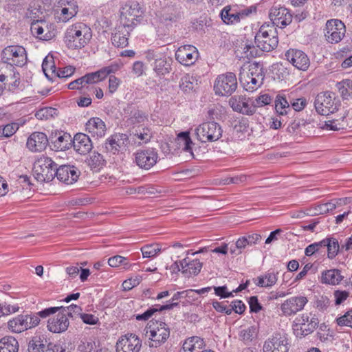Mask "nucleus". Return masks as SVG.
I'll list each match as a JSON object with an SVG mask.
<instances>
[{
	"label": "nucleus",
	"mask_w": 352,
	"mask_h": 352,
	"mask_svg": "<svg viewBox=\"0 0 352 352\" xmlns=\"http://www.w3.org/2000/svg\"><path fill=\"white\" fill-rule=\"evenodd\" d=\"M92 38V30L84 23L69 25L65 32L63 41L69 49L78 50L85 47Z\"/></svg>",
	"instance_id": "obj_1"
},
{
	"label": "nucleus",
	"mask_w": 352,
	"mask_h": 352,
	"mask_svg": "<svg viewBox=\"0 0 352 352\" xmlns=\"http://www.w3.org/2000/svg\"><path fill=\"white\" fill-rule=\"evenodd\" d=\"M146 336H148V346L157 348L168 340L170 329L164 322L152 320L146 327Z\"/></svg>",
	"instance_id": "obj_2"
},
{
	"label": "nucleus",
	"mask_w": 352,
	"mask_h": 352,
	"mask_svg": "<svg viewBox=\"0 0 352 352\" xmlns=\"http://www.w3.org/2000/svg\"><path fill=\"white\" fill-rule=\"evenodd\" d=\"M57 164L50 157H41L34 164L33 172L39 182H50L56 176Z\"/></svg>",
	"instance_id": "obj_3"
},
{
	"label": "nucleus",
	"mask_w": 352,
	"mask_h": 352,
	"mask_svg": "<svg viewBox=\"0 0 352 352\" xmlns=\"http://www.w3.org/2000/svg\"><path fill=\"white\" fill-rule=\"evenodd\" d=\"M270 25L263 24L254 36V43L261 51L269 52L274 50L278 44V38L273 30H267Z\"/></svg>",
	"instance_id": "obj_4"
},
{
	"label": "nucleus",
	"mask_w": 352,
	"mask_h": 352,
	"mask_svg": "<svg viewBox=\"0 0 352 352\" xmlns=\"http://www.w3.org/2000/svg\"><path fill=\"white\" fill-rule=\"evenodd\" d=\"M1 59L3 65L6 67L8 65L10 67L13 65L22 67L27 62L26 51L22 46H8L1 52Z\"/></svg>",
	"instance_id": "obj_5"
},
{
	"label": "nucleus",
	"mask_w": 352,
	"mask_h": 352,
	"mask_svg": "<svg viewBox=\"0 0 352 352\" xmlns=\"http://www.w3.org/2000/svg\"><path fill=\"white\" fill-rule=\"evenodd\" d=\"M222 133L221 126L214 121L204 122L195 129L197 140L204 143L217 141Z\"/></svg>",
	"instance_id": "obj_6"
},
{
	"label": "nucleus",
	"mask_w": 352,
	"mask_h": 352,
	"mask_svg": "<svg viewBox=\"0 0 352 352\" xmlns=\"http://www.w3.org/2000/svg\"><path fill=\"white\" fill-rule=\"evenodd\" d=\"M40 318L38 312L35 314H21L9 320L8 328L13 332L21 333L38 326Z\"/></svg>",
	"instance_id": "obj_7"
},
{
	"label": "nucleus",
	"mask_w": 352,
	"mask_h": 352,
	"mask_svg": "<svg viewBox=\"0 0 352 352\" xmlns=\"http://www.w3.org/2000/svg\"><path fill=\"white\" fill-rule=\"evenodd\" d=\"M237 88V80L235 74L227 72L219 75L214 82L215 94L219 96H230Z\"/></svg>",
	"instance_id": "obj_8"
},
{
	"label": "nucleus",
	"mask_w": 352,
	"mask_h": 352,
	"mask_svg": "<svg viewBox=\"0 0 352 352\" xmlns=\"http://www.w3.org/2000/svg\"><path fill=\"white\" fill-rule=\"evenodd\" d=\"M134 162L137 166L145 170H149L156 164L159 160L157 151L154 148L140 149L134 154Z\"/></svg>",
	"instance_id": "obj_9"
},
{
	"label": "nucleus",
	"mask_w": 352,
	"mask_h": 352,
	"mask_svg": "<svg viewBox=\"0 0 352 352\" xmlns=\"http://www.w3.org/2000/svg\"><path fill=\"white\" fill-rule=\"evenodd\" d=\"M314 107L318 113L328 116L337 110L334 94L329 92L318 94L314 101Z\"/></svg>",
	"instance_id": "obj_10"
},
{
	"label": "nucleus",
	"mask_w": 352,
	"mask_h": 352,
	"mask_svg": "<svg viewBox=\"0 0 352 352\" xmlns=\"http://www.w3.org/2000/svg\"><path fill=\"white\" fill-rule=\"evenodd\" d=\"M144 14V10L137 1L126 3L121 12L120 23L127 21L131 23V28L140 23Z\"/></svg>",
	"instance_id": "obj_11"
},
{
	"label": "nucleus",
	"mask_w": 352,
	"mask_h": 352,
	"mask_svg": "<svg viewBox=\"0 0 352 352\" xmlns=\"http://www.w3.org/2000/svg\"><path fill=\"white\" fill-rule=\"evenodd\" d=\"M269 17L273 24V27L276 25L278 28H284L292 23L293 15L285 7L276 5L270 9Z\"/></svg>",
	"instance_id": "obj_12"
},
{
	"label": "nucleus",
	"mask_w": 352,
	"mask_h": 352,
	"mask_svg": "<svg viewBox=\"0 0 352 352\" xmlns=\"http://www.w3.org/2000/svg\"><path fill=\"white\" fill-rule=\"evenodd\" d=\"M346 32L344 24L338 19L327 21L324 29V36L329 43H337L340 42Z\"/></svg>",
	"instance_id": "obj_13"
},
{
	"label": "nucleus",
	"mask_w": 352,
	"mask_h": 352,
	"mask_svg": "<svg viewBox=\"0 0 352 352\" xmlns=\"http://www.w3.org/2000/svg\"><path fill=\"white\" fill-rule=\"evenodd\" d=\"M263 352H288L289 342L287 336L275 333L266 340L263 346Z\"/></svg>",
	"instance_id": "obj_14"
},
{
	"label": "nucleus",
	"mask_w": 352,
	"mask_h": 352,
	"mask_svg": "<svg viewBox=\"0 0 352 352\" xmlns=\"http://www.w3.org/2000/svg\"><path fill=\"white\" fill-rule=\"evenodd\" d=\"M142 341L138 336L128 333L122 336L116 343L117 352H139Z\"/></svg>",
	"instance_id": "obj_15"
},
{
	"label": "nucleus",
	"mask_w": 352,
	"mask_h": 352,
	"mask_svg": "<svg viewBox=\"0 0 352 352\" xmlns=\"http://www.w3.org/2000/svg\"><path fill=\"white\" fill-rule=\"evenodd\" d=\"M229 103L233 111L243 115L252 116L256 113L252 98L239 96L230 98Z\"/></svg>",
	"instance_id": "obj_16"
},
{
	"label": "nucleus",
	"mask_w": 352,
	"mask_h": 352,
	"mask_svg": "<svg viewBox=\"0 0 352 352\" xmlns=\"http://www.w3.org/2000/svg\"><path fill=\"white\" fill-rule=\"evenodd\" d=\"M199 58L197 49L191 45L179 47L175 52V59L184 66L193 65Z\"/></svg>",
	"instance_id": "obj_17"
},
{
	"label": "nucleus",
	"mask_w": 352,
	"mask_h": 352,
	"mask_svg": "<svg viewBox=\"0 0 352 352\" xmlns=\"http://www.w3.org/2000/svg\"><path fill=\"white\" fill-rule=\"evenodd\" d=\"M132 30L131 23H129L127 21L120 23L112 33L111 38L112 44L116 47H126L129 44V34Z\"/></svg>",
	"instance_id": "obj_18"
},
{
	"label": "nucleus",
	"mask_w": 352,
	"mask_h": 352,
	"mask_svg": "<svg viewBox=\"0 0 352 352\" xmlns=\"http://www.w3.org/2000/svg\"><path fill=\"white\" fill-rule=\"evenodd\" d=\"M72 138L69 133L56 131L50 135L49 142L55 151H66L72 146Z\"/></svg>",
	"instance_id": "obj_19"
},
{
	"label": "nucleus",
	"mask_w": 352,
	"mask_h": 352,
	"mask_svg": "<svg viewBox=\"0 0 352 352\" xmlns=\"http://www.w3.org/2000/svg\"><path fill=\"white\" fill-rule=\"evenodd\" d=\"M307 302L305 296H293L281 304L280 309L285 316H290L303 309Z\"/></svg>",
	"instance_id": "obj_20"
},
{
	"label": "nucleus",
	"mask_w": 352,
	"mask_h": 352,
	"mask_svg": "<svg viewBox=\"0 0 352 352\" xmlns=\"http://www.w3.org/2000/svg\"><path fill=\"white\" fill-rule=\"evenodd\" d=\"M287 60L299 70L306 71L310 65L308 56L302 51L289 49L285 54Z\"/></svg>",
	"instance_id": "obj_21"
},
{
	"label": "nucleus",
	"mask_w": 352,
	"mask_h": 352,
	"mask_svg": "<svg viewBox=\"0 0 352 352\" xmlns=\"http://www.w3.org/2000/svg\"><path fill=\"white\" fill-rule=\"evenodd\" d=\"M57 314L47 320V329L54 333H60L67 330L69 322L67 314L58 310Z\"/></svg>",
	"instance_id": "obj_22"
},
{
	"label": "nucleus",
	"mask_w": 352,
	"mask_h": 352,
	"mask_svg": "<svg viewBox=\"0 0 352 352\" xmlns=\"http://www.w3.org/2000/svg\"><path fill=\"white\" fill-rule=\"evenodd\" d=\"M80 173V172L74 166L62 165L57 168L56 177L61 182L72 184L78 180Z\"/></svg>",
	"instance_id": "obj_23"
},
{
	"label": "nucleus",
	"mask_w": 352,
	"mask_h": 352,
	"mask_svg": "<svg viewBox=\"0 0 352 352\" xmlns=\"http://www.w3.org/2000/svg\"><path fill=\"white\" fill-rule=\"evenodd\" d=\"M130 140L124 133H115L109 137L105 142V148L113 153L125 150Z\"/></svg>",
	"instance_id": "obj_24"
},
{
	"label": "nucleus",
	"mask_w": 352,
	"mask_h": 352,
	"mask_svg": "<svg viewBox=\"0 0 352 352\" xmlns=\"http://www.w3.org/2000/svg\"><path fill=\"white\" fill-rule=\"evenodd\" d=\"M49 144V138L42 132H34L28 138L26 146L32 152H41Z\"/></svg>",
	"instance_id": "obj_25"
},
{
	"label": "nucleus",
	"mask_w": 352,
	"mask_h": 352,
	"mask_svg": "<svg viewBox=\"0 0 352 352\" xmlns=\"http://www.w3.org/2000/svg\"><path fill=\"white\" fill-rule=\"evenodd\" d=\"M58 310L66 313L68 318H72L75 315L80 316L81 314L82 308L74 304H72L67 307H64L63 306L50 307L38 311V315L41 318L45 319L54 315Z\"/></svg>",
	"instance_id": "obj_26"
},
{
	"label": "nucleus",
	"mask_w": 352,
	"mask_h": 352,
	"mask_svg": "<svg viewBox=\"0 0 352 352\" xmlns=\"http://www.w3.org/2000/svg\"><path fill=\"white\" fill-rule=\"evenodd\" d=\"M74 149L80 155L89 153L93 148V144L89 137L82 133H76L72 138Z\"/></svg>",
	"instance_id": "obj_27"
},
{
	"label": "nucleus",
	"mask_w": 352,
	"mask_h": 352,
	"mask_svg": "<svg viewBox=\"0 0 352 352\" xmlns=\"http://www.w3.org/2000/svg\"><path fill=\"white\" fill-rule=\"evenodd\" d=\"M85 131L93 137L102 138L107 131L105 123L98 117L90 118L85 125Z\"/></svg>",
	"instance_id": "obj_28"
},
{
	"label": "nucleus",
	"mask_w": 352,
	"mask_h": 352,
	"mask_svg": "<svg viewBox=\"0 0 352 352\" xmlns=\"http://www.w3.org/2000/svg\"><path fill=\"white\" fill-rule=\"evenodd\" d=\"M220 16L223 23L227 25H235L241 21L236 6L224 7L221 11Z\"/></svg>",
	"instance_id": "obj_29"
},
{
	"label": "nucleus",
	"mask_w": 352,
	"mask_h": 352,
	"mask_svg": "<svg viewBox=\"0 0 352 352\" xmlns=\"http://www.w3.org/2000/svg\"><path fill=\"white\" fill-rule=\"evenodd\" d=\"M173 59L166 56H160L155 59L153 70L157 76L162 77L169 74L172 70Z\"/></svg>",
	"instance_id": "obj_30"
},
{
	"label": "nucleus",
	"mask_w": 352,
	"mask_h": 352,
	"mask_svg": "<svg viewBox=\"0 0 352 352\" xmlns=\"http://www.w3.org/2000/svg\"><path fill=\"white\" fill-rule=\"evenodd\" d=\"M180 265L182 266V273L189 276L197 275L200 272L203 264L198 259L188 261V257H186L180 261Z\"/></svg>",
	"instance_id": "obj_31"
},
{
	"label": "nucleus",
	"mask_w": 352,
	"mask_h": 352,
	"mask_svg": "<svg viewBox=\"0 0 352 352\" xmlns=\"http://www.w3.org/2000/svg\"><path fill=\"white\" fill-rule=\"evenodd\" d=\"M206 346L204 339L192 336L186 339L182 346L184 352H203Z\"/></svg>",
	"instance_id": "obj_32"
},
{
	"label": "nucleus",
	"mask_w": 352,
	"mask_h": 352,
	"mask_svg": "<svg viewBox=\"0 0 352 352\" xmlns=\"http://www.w3.org/2000/svg\"><path fill=\"white\" fill-rule=\"evenodd\" d=\"M78 12V6L66 8L61 7L60 11L57 9L55 11V19L58 23H67L74 17Z\"/></svg>",
	"instance_id": "obj_33"
},
{
	"label": "nucleus",
	"mask_w": 352,
	"mask_h": 352,
	"mask_svg": "<svg viewBox=\"0 0 352 352\" xmlns=\"http://www.w3.org/2000/svg\"><path fill=\"white\" fill-rule=\"evenodd\" d=\"M153 137L151 129L148 127H143L135 130L131 135L133 144L140 146L142 144L148 143Z\"/></svg>",
	"instance_id": "obj_34"
},
{
	"label": "nucleus",
	"mask_w": 352,
	"mask_h": 352,
	"mask_svg": "<svg viewBox=\"0 0 352 352\" xmlns=\"http://www.w3.org/2000/svg\"><path fill=\"white\" fill-rule=\"evenodd\" d=\"M343 276L339 270L331 269L322 272L320 282L324 284L336 285L339 284Z\"/></svg>",
	"instance_id": "obj_35"
},
{
	"label": "nucleus",
	"mask_w": 352,
	"mask_h": 352,
	"mask_svg": "<svg viewBox=\"0 0 352 352\" xmlns=\"http://www.w3.org/2000/svg\"><path fill=\"white\" fill-rule=\"evenodd\" d=\"M85 164L93 171H99L105 164L103 156L98 152H94L85 161Z\"/></svg>",
	"instance_id": "obj_36"
},
{
	"label": "nucleus",
	"mask_w": 352,
	"mask_h": 352,
	"mask_svg": "<svg viewBox=\"0 0 352 352\" xmlns=\"http://www.w3.org/2000/svg\"><path fill=\"white\" fill-rule=\"evenodd\" d=\"M324 250L327 248V256L332 259L335 258L340 250V245L338 239L333 237H327L322 240Z\"/></svg>",
	"instance_id": "obj_37"
},
{
	"label": "nucleus",
	"mask_w": 352,
	"mask_h": 352,
	"mask_svg": "<svg viewBox=\"0 0 352 352\" xmlns=\"http://www.w3.org/2000/svg\"><path fill=\"white\" fill-rule=\"evenodd\" d=\"M249 75L253 77L254 85L261 86L264 80L265 74L263 65L259 63H253L249 65Z\"/></svg>",
	"instance_id": "obj_38"
},
{
	"label": "nucleus",
	"mask_w": 352,
	"mask_h": 352,
	"mask_svg": "<svg viewBox=\"0 0 352 352\" xmlns=\"http://www.w3.org/2000/svg\"><path fill=\"white\" fill-rule=\"evenodd\" d=\"M274 104L275 110L278 116H286L292 111L289 100H287L284 96L278 94Z\"/></svg>",
	"instance_id": "obj_39"
},
{
	"label": "nucleus",
	"mask_w": 352,
	"mask_h": 352,
	"mask_svg": "<svg viewBox=\"0 0 352 352\" xmlns=\"http://www.w3.org/2000/svg\"><path fill=\"white\" fill-rule=\"evenodd\" d=\"M175 141L183 151L188 152L192 155V145L193 144V142L190 138L189 132L183 131L179 133L177 135Z\"/></svg>",
	"instance_id": "obj_40"
},
{
	"label": "nucleus",
	"mask_w": 352,
	"mask_h": 352,
	"mask_svg": "<svg viewBox=\"0 0 352 352\" xmlns=\"http://www.w3.org/2000/svg\"><path fill=\"white\" fill-rule=\"evenodd\" d=\"M18 341L12 336H6L0 340V352H18Z\"/></svg>",
	"instance_id": "obj_41"
},
{
	"label": "nucleus",
	"mask_w": 352,
	"mask_h": 352,
	"mask_svg": "<svg viewBox=\"0 0 352 352\" xmlns=\"http://www.w3.org/2000/svg\"><path fill=\"white\" fill-rule=\"evenodd\" d=\"M319 320L315 316L311 318L310 322L308 324V329L303 326L295 327L294 332L297 337H304L312 333L318 327Z\"/></svg>",
	"instance_id": "obj_42"
},
{
	"label": "nucleus",
	"mask_w": 352,
	"mask_h": 352,
	"mask_svg": "<svg viewBox=\"0 0 352 352\" xmlns=\"http://www.w3.org/2000/svg\"><path fill=\"white\" fill-rule=\"evenodd\" d=\"M278 272L268 271L264 276L257 278L258 282L256 283L258 287H272L274 285L278 280L277 275Z\"/></svg>",
	"instance_id": "obj_43"
},
{
	"label": "nucleus",
	"mask_w": 352,
	"mask_h": 352,
	"mask_svg": "<svg viewBox=\"0 0 352 352\" xmlns=\"http://www.w3.org/2000/svg\"><path fill=\"white\" fill-rule=\"evenodd\" d=\"M42 69L45 76L52 80L57 70L52 57L47 56L45 58L42 63Z\"/></svg>",
	"instance_id": "obj_44"
},
{
	"label": "nucleus",
	"mask_w": 352,
	"mask_h": 352,
	"mask_svg": "<svg viewBox=\"0 0 352 352\" xmlns=\"http://www.w3.org/2000/svg\"><path fill=\"white\" fill-rule=\"evenodd\" d=\"M108 263L112 267H118L122 266V268L125 270H128L132 265H131L126 257H124L120 255H116L109 258L108 260Z\"/></svg>",
	"instance_id": "obj_45"
},
{
	"label": "nucleus",
	"mask_w": 352,
	"mask_h": 352,
	"mask_svg": "<svg viewBox=\"0 0 352 352\" xmlns=\"http://www.w3.org/2000/svg\"><path fill=\"white\" fill-rule=\"evenodd\" d=\"M337 87L343 99H349L352 96V80L346 79L337 84Z\"/></svg>",
	"instance_id": "obj_46"
},
{
	"label": "nucleus",
	"mask_w": 352,
	"mask_h": 352,
	"mask_svg": "<svg viewBox=\"0 0 352 352\" xmlns=\"http://www.w3.org/2000/svg\"><path fill=\"white\" fill-rule=\"evenodd\" d=\"M243 52L244 57L250 59L259 56L263 51H261L256 45H254L252 43L246 42L243 45Z\"/></svg>",
	"instance_id": "obj_47"
},
{
	"label": "nucleus",
	"mask_w": 352,
	"mask_h": 352,
	"mask_svg": "<svg viewBox=\"0 0 352 352\" xmlns=\"http://www.w3.org/2000/svg\"><path fill=\"white\" fill-rule=\"evenodd\" d=\"M58 114V109L56 108L47 107L40 109L35 113L36 118L39 120H48L54 118Z\"/></svg>",
	"instance_id": "obj_48"
},
{
	"label": "nucleus",
	"mask_w": 352,
	"mask_h": 352,
	"mask_svg": "<svg viewBox=\"0 0 352 352\" xmlns=\"http://www.w3.org/2000/svg\"><path fill=\"white\" fill-rule=\"evenodd\" d=\"M141 252L144 258H153L161 252V248L158 244H148L141 248Z\"/></svg>",
	"instance_id": "obj_49"
},
{
	"label": "nucleus",
	"mask_w": 352,
	"mask_h": 352,
	"mask_svg": "<svg viewBox=\"0 0 352 352\" xmlns=\"http://www.w3.org/2000/svg\"><path fill=\"white\" fill-rule=\"evenodd\" d=\"M120 69V66L117 63L111 64L109 66L104 67L97 72H95L100 81L106 78L108 75L116 73Z\"/></svg>",
	"instance_id": "obj_50"
},
{
	"label": "nucleus",
	"mask_w": 352,
	"mask_h": 352,
	"mask_svg": "<svg viewBox=\"0 0 352 352\" xmlns=\"http://www.w3.org/2000/svg\"><path fill=\"white\" fill-rule=\"evenodd\" d=\"M256 328L254 326L249 327L247 329H242L239 332V338L245 343L251 342L256 336Z\"/></svg>",
	"instance_id": "obj_51"
},
{
	"label": "nucleus",
	"mask_w": 352,
	"mask_h": 352,
	"mask_svg": "<svg viewBox=\"0 0 352 352\" xmlns=\"http://www.w3.org/2000/svg\"><path fill=\"white\" fill-rule=\"evenodd\" d=\"M45 348V344H43V340L38 337L33 338L28 344L29 352H44Z\"/></svg>",
	"instance_id": "obj_52"
},
{
	"label": "nucleus",
	"mask_w": 352,
	"mask_h": 352,
	"mask_svg": "<svg viewBox=\"0 0 352 352\" xmlns=\"http://www.w3.org/2000/svg\"><path fill=\"white\" fill-rule=\"evenodd\" d=\"M148 119V115L142 111L136 109L132 111L129 118V122L133 124L143 123Z\"/></svg>",
	"instance_id": "obj_53"
},
{
	"label": "nucleus",
	"mask_w": 352,
	"mask_h": 352,
	"mask_svg": "<svg viewBox=\"0 0 352 352\" xmlns=\"http://www.w3.org/2000/svg\"><path fill=\"white\" fill-rule=\"evenodd\" d=\"M43 35H42L43 41H50L54 38L56 34V29L53 24H49L45 21L43 23Z\"/></svg>",
	"instance_id": "obj_54"
},
{
	"label": "nucleus",
	"mask_w": 352,
	"mask_h": 352,
	"mask_svg": "<svg viewBox=\"0 0 352 352\" xmlns=\"http://www.w3.org/2000/svg\"><path fill=\"white\" fill-rule=\"evenodd\" d=\"M325 250H324L322 241L319 242H316L309 245L305 250V254L307 256H311L315 254H324Z\"/></svg>",
	"instance_id": "obj_55"
},
{
	"label": "nucleus",
	"mask_w": 352,
	"mask_h": 352,
	"mask_svg": "<svg viewBox=\"0 0 352 352\" xmlns=\"http://www.w3.org/2000/svg\"><path fill=\"white\" fill-rule=\"evenodd\" d=\"M179 87L184 92H188L194 88V78L192 76L186 74L179 82Z\"/></svg>",
	"instance_id": "obj_56"
},
{
	"label": "nucleus",
	"mask_w": 352,
	"mask_h": 352,
	"mask_svg": "<svg viewBox=\"0 0 352 352\" xmlns=\"http://www.w3.org/2000/svg\"><path fill=\"white\" fill-rule=\"evenodd\" d=\"M44 20H36L34 21L31 23L30 30L32 34L41 40H43L42 35H43V23Z\"/></svg>",
	"instance_id": "obj_57"
},
{
	"label": "nucleus",
	"mask_w": 352,
	"mask_h": 352,
	"mask_svg": "<svg viewBox=\"0 0 352 352\" xmlns=\"http://www.w3.org/2000/svg\"><path fill=\"white\" fill-rule=\"evenodd\" d=\"M337 204L334 201L327 202L318 205L315 208V214H326L333 210L336 209Z\"/></svg>",
	"instance_id": "obj_58"
},
{
	"label": "nucleus",
	"mask_w": 352,
	"mask_h": 352,
	"mask_svg": "<svg viewBox=\"0 0 352 352\" xmlns=\"http://www.w3.org/2000/svg\"><path fill=\"white\" fill-rule=\"evenodd\" d=\"M291 109L296 111H302L307 104V100L305 98H292L289 97Z\"/></svg>",
	"instance_id": "obj_59"
},
{
	"label": "nucleus",
	"mask_w": 352,
	"mask_h": 352,
	"mask_svg": "<svg viewBox=\"0 0 352 352\" xmlns=\"http://www.w3.org/2000/svg\"><path fill=\"white\" fill-rule=\"evenodd\" d=\"M272 101V98L268 94H263L256 98H252V102L254 104V106L256 111L258 107H262L267 105L270 104Z\"/></svg>",
	"instance_id": "obj_60"
},
{
	"label": "nucleus",
	"mask_w": 352,
	"mask_h": 352,
	"mask_svg": "<svg viewBox=\"0 0 352 352\" xmlns=\"http://www.w3.org/2000/svg\"><path fill=\"white\" fill-rule=\"evenodd\" d=\"M239 78L241 81H244L245 84V89L249 91H253L254 90L258 89L260 86L254 85V80L252 76L249 75L248 74L244 75L243 73H240Z\"/></svg>",
	"instance_id": "obj_61"
},
{
	"label": "nucleus",
	"mask_w": 352,
	"mask_h": 352,
	"mask_svg": "<svg viewBox=\"0 0 352 352\" xmlns=\"http://www.w3.org/2000/svg\"><path fill=\"white\" fill-rule=\"evenodd\" d=\"M95 347L96 342L92 339H85L81 340L78 346V350L80 352H91Z\"/></svg>",
	"instance_id": "obj_62"
},
{
	"label": "nucleus",
	"mask_w": 352,
	"mask_h": 352,
	"mask_svg": "<svg viewBox=\"0 0 352 352\" xmlns=\"http://www.w3.org/2000/svg\"><path fill=\"white\" fill-rule=\"evenodd\" d=\"M75 72V68L72 66H67L64 68H59L56 70L54 77L58 78H67L71 76Z\"/></svg>",
	"instance_id": "obj_63"
},
{
	"label": "nucleus",
	"mask_w": 352,
	"mask_h": 352,
	"mask_svg": "<svg viewBox=\"0 0 352 352\" xmlns=\"http://www.w3.org/2000/svg\"><path fill=\"white\" fill-rule=\"evenodd\" d=\"M340 326H348L352 328V309L347 311L343 316L337 320Z\"/></svg>",
	"instance_id": "obj_64"
}]
</instances>
